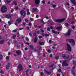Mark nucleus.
I'll return each instance as SVG.
<instances>
[{"label": "nucleus", "mask_w": 76, "mask_h": 76, "mask_svg": "<svg viewBox=\"0 0 76 76\" xmlns=\"http://www.w3.org/2000/svg\"><path fill=\"white\" fill-rule=\"evenodd\" d=\"M1 10L2 13H4V12H6L7 11V10L6 6H3L1 7Z\"/></svg>", "instance_id": "1"}, {"label": "nucleus", "mask_w": 76, "mask_h": 76, "mask_svg": "<svg viewBox=\"0 0 76 76\" xmlns=\"http://www.w3.org/2000/svg\"><path fill=\"white\" fill-rule=\"evenodd\" d=\"M69 42L72 43L71 45L72 46H74L75 45V40L73 39H69Z\"/></svg>", "instance_id": "2"}, {"label": "nucleus", "mask_w": 76, "mask_h": 76, "mask_svg": "<svg viewBox=\"0 0 76 76\" xmlns=\"http://www.w3.org/2000/svg\"><path fill=\"white\" fill-rule=\"evenodd\" d=\"M33 35L35 37L33 39V41L35 43H36V42H37V38H38V37L37 35V34L35 33L33 34Z\"/></svg>", "instance_id": "3"}, {"label": "nucleus", "mask_w": 76, "mask_h": 76, "mask_svg": "<svg viewBox=\"0 0 76 76\" xmlns=\"http://www.w3.org/2000/svg\"><path fill=\"white\" fill-rule=\"evenodd\" d=\"M65 18L57 19L55 20V22L57 23H61V22H63L64 20H65Z\"/></svg>", "instance_id": "4"}, {"label": "nucleus", "mask_w": 76, "mask_h": 76, "mask_svg": "<svg viewBox=\"0 0 76 76\" xmlns=\"http://www.w3.org/2000/svg\"><path fill=\"white\" fill-rule=\"evenodd\" d=\"M62 66L64 67L67 66H68V64L67 63L66 60H65L63 61Z\"/></svg>", "instance_id": "5"}, {"label": "nucleus", "mask_w": 76, "mask_h": 76, "mask_svg": "<svg viewBox=\"0 0 76 76\" xmlns=\"http://www.w3.org/2000/svg\"><path fill=\"white\" fill-rule=\"evenodd\" d=\"M20 14L22 16H23L24 17L25 16H26V13L24 11V10H22L20 12Z\"/></svg>", "instance_id": "6"}, {"label": "nucleus", "mask_w": 76, "mask_h": 76, "mask_svg": "<svg viewBox=\"0 0 76 76\" xmlns=\"http://www.w3.org/2000/svg\"><path fill=\"white\" fill-rule=\"evenodd\" d=\"M62 57L63 58H64V59H68V58H70V56H66L64 54H63L62 56Z\"/></svg>", "instance_id": "7"}, {"label": "nucleus", "mask_w": 76, "mask_h": 76, "mask_svg": "<svg viewBox=\"0 0 76 76\" xmlns=\"http://www.w3.org/2000/svg\"><path fill=\"white\" fill-rule=\"evenodd\" d=\"M67 50L68 51H72V48H71V47L69 44H67Z\"/></svg>", "instance_id": "8"}, {"label": "nucleus", "mask_w": 76, "mask_h": 76, "mask_svg": "<svg viewBox=\"0 0 76 76\" xmlns=\"http://www.w3.org/2000/svg\"><path fill=\"white\" fill-rule=\"evenodd\" d=\"M71 33V30L70 29L68 30V32L67 34H64V35L65 36H70Z\"/></svg>", "instance_id": "9"}, {"label": "nucleus", "mask_w": 76, "mask_h": 76, "mask_svg": "<svg viewBox=\"0 0 76 76\" xmlns=\"http://www.w3.org/2000/svg\"><path fill=\"white\" fill-rule=\"evenodd\" d=\"M12 16H13V15L12 14L10 15H5V17L7 19H10V18H11V17H12Z\"/></svg>", "instance_id": "10"}, {"label": "nucleus", "mask_w": 76, "mask_h": 76, "mask_svg": "<svg viewBox=\"0 0 76 76\" xmlns=\"http://www.w3.org/2000/svg\"><path fill=\"white\" fill-rule=\"evenodd\" d=\"M18 68L19 69V71H22L23 70V68H22V66L21 64L18 65Z\"/></svg>", "instance_id": "11"}, {"label": "nucleus", "mask_w": 76, "mask_h": 76, "mask_svg": "<svg viewBox=\"0 0 76 76\" xmlns=\"http://www.w3.org/2000/svg\"><path fill=\"white\" fill-rule=\"evenodd\" d=\"M10 63L9 62L7 64V65L6 66V69H7V70L9 69V68L10 66Z\"/></svg>", "instance_id": "12"}, {"label": "nucleus", "mask_w": 76, "mask_h": 76, "mask_svg": "<svg viewBox=\"0 0 76 76\" xmlns=\"http://www.w3.org/2000/svg\"><path fill=\"white\" fill-rule=\"evenodd\" d=\"M21 21H22V19H21V18H18L16 20V22L18 23H19Z\"/></svg>", "instance_id": "13"}, {"label": "nucleus", "mask_w": 76, "mask_h": 76, "mask_svg": "<svg viewBox=\"0 0 76 76\" xmlns=\"http://www.w3.org/2000/svg\"><path fill=\"white\" fill-rule=\"evenodd\" d=\"M16 54L18 55H20V54H22V53L19 50H18L16 51Z\"/></svg>", "instance_id": "14"}, {"label": "nucleus", "mask_w": 76, "mask_h": 76, "mask_svg": "<svg viewBox=\"0 0 76 76\" xmlns=\"http://www.w3.org/2000/svg\"><path fill=\"white\" fill-rule=\"evenodd\" d=\"M44 72L46 73H47L48 75H50L51 72H48V71H47L46 69H45L44 70Z\"/></svg>", "instance_id": "15"}, {"label": "nucleus", "mask_w": 76, "mask_h": 76, "mask_svg": "<svg viewBox=\"0 0 76 76\" xmlns=\"http://www.w3.org/2000/svg\"><path fill=\"white\" fill-rule=\"evenodd\" d=\"M37 8H34L32 9V12H37Z\"/></svg>", "instance_id": "16"}, {"label": "nucleus", "mask_w": 76, "mask_h": 76, "mask_svg": "<svg viewBox=\"0 0 76 76\" xmlns=\"http://www.w3.org/2000/svg\"><path fill=\"white\" fill-rule=\"evenodd\" d=\"M70 1L74 5H76V3L75 2V0H70Z\"/></svg>", "instance_id": "17"}, {"label": "nucleus", "mask_w": 76, "mask_h": 76, "mask_svg": "<svg viewBox=\"0 0 76 76\" xmlns=\"http://www.w3.org/2000/svg\"><path fill=\"white\" fill-rule=\"evenodd\" d=\"M35 3L36 4H39V0H35Z\"/></svg>", "instance_id": "18"}, {"label": "nucleus", "mask_w": 76, "mask_h": 76, "mask_svg": "<svg viewBox=\"0 0 76 76\" xmlns=\"http://www.w3.org/2000/svg\"><path fill=\"white\" fill-rule=\"evenodd\" d=\"M39 44L40 45H44V42H39Z\"/></svg>", "instance_id": "19"}, {"label": "nucleus", "mask_w": 76, "mask_h": 76, "mask_svg": "<svg viewBox=\"0 0 76 76\" xmlns=\"http://www.w3.org/2000/svg\"><path fill=\"white\" fill-rule=\"evenodd\" d=\"M29 47L31 50H34V47L32 45H30Z\"/></svg>", "instance_id": "20"}, {"label": "nucleus", "mask_w": 76, "mask_h": 76, "mask_svg": "<svg viewBox=\"0 0 76 76\" xmlns=\"http://www.w3.org/2000/svg\"><path fill=\"white\" fill-rule=\"evenodd\" d=\"M52 32L53 33H54L55 34H57V32L54 31V30H52Z\"/></svg>", "instance_id": "21"}, {"label": "nucleus", "mask_w": 76, "mask_h": 76, "mask_svg": "<svg viewBox=\"0 0 76 76\" xmlns=\"http://www.w3.org/2000/svg\"><path fill=\"white\" fill-rule=\"evenodd\" d=\"M6 3H9L10 2H11V0H6Z\"/></svg>", "instance_id": "22"}, {"label": "nucleus", "mask_w": 76, "mask_h": 76, "mask_svg": "<svg viewBox=\"0 0 76 76\" xmlns=\"http://www.w3.org/2000/svg\"><path fill=\"white\" fill-rule=\"evenodd\" d=\"M4 42V40H1L0 41V44H3Z\"/></svg>", "instance_id": "23"}, {"label": "nucleus", "mask_w": 76, "mask_h": 76, "mask_svg": "<svg viewBox=\"0 0 76 76\" xmlns=\"http://www.w3.org/2000/svg\"><path fill=\"white\" fill-rule=\"evenodd\" d=\"M55 58L56 59V60H58L59 58V56H56L55 57Z\"/></svg>", "instance_id": "24"}, {"label": "nucleus", "mask_w": 76, "mask_h": 76, "mask_svg": "<svg viewBox=\"0 0 76 76\" xmlns=\"http://www.w3.org/2000/svg\"><path fill=\"white\" fill-rule=\"evenodd\" d=\"M51 5L52 6L53 8H55L56 7V5H53V4H51Z\"/></svg>", "instance_id": "25"}, {"label": "nucleus", "mask_w": 76, "mask_h": 76, "mask_svg": "<svg viewBox=\"0 0 76 76\" xmlns=\"http://www.w3.org/2000/svg\"><path fill=\"white\" fill-rule=\"evenodd\" d=\"M40 31L41 32H42V33H43L44 32V30H43V29H40Z\"/></svg>", "instance_id": "26"}, {"label": "nucleus", "mask_w": 76, "mask_h": 76, "mask_svg": "<svg viewBox=\"0 0 76 76\" xmlns=\"http://www.w3.org/2000/svg\"><path fill=\"white\" fill-rule=\"evenodd\" d=\"M2 58H3V56L2 55H0V60H2Z\"/></svg>", "instance_id": "27"}, {"label": "nucleus", "mask_w": 76, "mask_h": 76, "mask_svg": "<svg viewBox=\"0 0 76 76\" xmlns=\"http://www.w3.org/2000/svg\"><path fill=\"white\" fill-rule=\"evenodd\" d=\"M6 60H9V56H6Z\"/></svg>", "instance_id": "28"}, {"label": "nucleus", "mask_w": 76, "mask_h": 76, "mask_svg": "<svg viewBox=\"0 0 76 76\" xmlns=\"http://www.w3.org/2000/svg\"><path fill=\"white\" fill-rule=\"evenodd\" d=\"M65 26H69V23H66L65 24Z\"/></svg>", "instance_id": "29"}, {"label": "nucleus", "mask_w": 76, "mask_h": 76, "mask_svg": "<svg viewBox=\"0 0 76 76\" xmlns=\"http://www.w3.org/2000/svg\"><path fill=\"white\" fill-rule=\"evenodd\" d=\"M28 71H26V75L27 76H29V75L28 74Z\"/></svg>", "instance_id": "30"}, {"label": "nucleus", "mask_w": 76, "mask_h": 76, "mask_svg": "<svg viewBox=\"0 0 76 76\" xmlns=\"http://www.w3.org/2000/svg\"><path fill=\"white\" fill-rule=\"evenodd\" d=\"M50 36V34H45V37H48Z\"/></svg>", "instance_id": "31"}, {"label": "nucleus", "mask_w": 76, "mask_h": 76, "mask_svg": "<svg viewBox=\"0 0 76 76\" xmlns=\"http://www.w3.org/2000/svg\"><path fill=\"white\" fill-rule=\"evenodd\" d=\"M27 15H30V12L29 11H27Z\"/></svg>", "instance_id": "32"}, {"label": "nucleus", "mask_w": 76, "mask_h": 76, "mask_svg": "<svg viewBox=\"0 0 76 76\" xmlns=\"http://www.w3.org/2000/svg\"><path fill=\"white\" fill-rule=\"evenodd\" d=\"M49 66L50 67H53V66H54V64H51V65H50Z\"/></svg>", "instance_id": "33"}, {"label": "nucleus", "mask_w": 76, "mask_h": 76, "mask_svg": "<svg viewBox=\"0 0 76 76\" xmlns=\"http://www.w3.org/2000/svg\"><path fill=\"white\" fill-rule=\"evenodd\" d=\"M0 72L1 73V74H3V73H4V72H3V71L2 70H1Z\"/></svg>", "instance_id": "34"}, {"label": "nucleus", "mask_w": 76, "mask_h": 76, "mask_svg": "<svg viewBox=\"0 0 76 76\" xmlns=\"http://www.w3.org/2000/svg\"><path fill=\"white\" fill-rule=\"evenodd\" d=\"M57 29H61V28L60 27H56Z\"/></svg>", "instance_id": "35"}, {"label": "nucleus", "mask_w": 76, "mask_h": 76, "mask_svg": "<svg viewBox=\"0 0 76 76\" xmlns=\"http://www.w3.org/2000/svg\"><path fill=\"white\" fill-rule=\"evenodd\" d=\"M26 40L27 41H29V38H28V37L26 38Z\"/></svg>", "instance_id": "36"}, {"label": "nucleus", "mask_w": 76, "mask_h": 76, "mask_svg": "<svg viewBox=\"0 0 76 76\" xmlns=\"http://www.w3.org/2000/svg\"><path fill=\"white\" fill-rule=\"evenodd\" d=\"M14 12V10L13 9H12L11 10V13H13Z\"/></svg>", "instance_id": "37"}, {"label": "nucleus", "mask_w": 76, "mask_h": 76, "mask_svg": "<svg viewBox=\"0 0 76 76\" xmlns=\"http://www.w3.org/2000/svg\"><path fill=\"white\" fill-rule=\"evenodd\" d=\"M50 29H50V28L49 27V28H48L47 30L48 31H50Z\"/></svg>", "instance_id": "38"}, {"label": "nucleus", "mask_w": 76, "mask_h": 76, "mask_svg": "<svg viewBox=\"0 0 76 76\" xmlns=\"http://www.w3.org/2000/svg\"><path fill=\"white\" fill-rule=\"evenodd\" d=\"M15 10H18V9H19V8H18V7H15Z\"/></svg>", "instance_id": "39"}, {"label": "nucleus", "mask_w": 76, "mask_h": 76, "mask_svg": "<svg viewBox=\"0 0 76 76\" xmlns=\"http://www.w3.org/2000/svg\"><path fill=\"white\" fill-rule=\"evenodd\" d=\"M16 38V35H14L13 36H12V38L13 39H15Z\"/></svg>", "instance_id": "40"}, {"label": "nucleus", "mask_w": 76, "mask_h": 76, "mask_svg": "<svg viewBox=\"0 0 76 76\" xmlns=\"http://www.w3.org/2000/svg\"><path fill=\"white\" fill-rule=\"evenodd\" d=\"M42 38V36H39V39H41Z\"/></svg>", "instance_id": "41"}, {"label": "nucleus", "mask_w": 76, "mask_h": 76, "mask_svg": "<svg viewBox=\"0 0 76 76\" xmlns=\"http://www.w3.org/2000/svg\"><path fill=\"white\" fill-rule=\"evenodd\" d=\"M49 57L50 58H52V57H53V55L52 54H50V55Z\"/></svg>", "instance_id": "42"}, {"label": "nucleus", "mask_w": 76, "mask_h": 76, "mask_svg": "<svg viewBox=\"0 0 76 76\" xmlns=\"http://www.w3.org/2000/svg\"><path fill=\"white\" fill-rule=\"evenodd\" d=\"M48 51L49 53H51V50H50V49H48Z\"/></svg>", "instance_id": "43"}, {"label": "nucleus", "mask_w": 76, "mask_h": 76, "mask_svg": "<svg viewBox=\"0 0 76 76\" xmlns=\"http://www.w3.org/2000/svg\"><path fill=\"white\" fill-rule=\"evenodd\" d=\"M17 30L15 29V30H13L12 32H17Z\"/></svg>", "instance_id": "44"}, {"label": "nucleus", "mask_w": 76, "mask_h": 76, "mask_svg": "<svg viewBox=\"0 0 76 76\" xmlns=\"http://www.w3.org/2000/svg\"><path fill=\"white\" fill-rule=\"evenodd\" d=\"M26 29L27 30H29V27L28 26H27L26 27Z\"/></svg>", "instance_id": "45"}, {"label": "nucleus", "mask_w": 76, "mask_h": 76, "mask_svg": "<svg viewBox=\"0 0 76 76\" xmlns=\"http://www.w3.org/2000/svg\"><path fill=\"white\" fill-rule=\"evenodd\" d=\"M43 75H44V74L42 72L41 74V76H43Z\"/></svg>", "instance_id": "46"}, {"label": "nucleus", "mask_w": 76, "mask_h": 76, "mask_svg": "<svg viewBox=\"0 0 76 76\" xmlns=\"http://www.w3.org/2000/svg\"><path fill=\"white\" fill-rule=\"evenodd\" d=\"M50 28L52 29V30L54 29V28L53 27H52V26H51L50 27Z\"/></svg>", "instance_id": "47"}, {"label": "nucleus", "mask_w": 76, "mask_h": 76, "mask_svg": "<svg viewBox=\"0 0 76 76\" xmlns=\"http://www.w3.org/2000/svg\"><path fill=\"white\" fill-rule=\"evenodd\" d=\"M8 23L9 25L12 24V23L10 21H8Z\"/></svg>", "instance_id": "48"}, {"label": "nucleus", "mask_w": 76, "mask_h": 76, "mask_svg": "<svg viewBox=\"0 0 76 76\" xmlns=\"http://www.w3.org/2000/svg\"><path fill=\"white\" fill-rule=\"evenodd\" d=\"M36 18H39V16L38 15H36Z\"/></svg>", "instance_id": "49"}, {"label": "nucleus", "mask_w": 76, "mask_h": 76, "mask_svg": "<svg viewBox=\"0 0 76 76\" xmlns=\"http://www.w3.org/2000/svg\"><path fill=\"white\" fill-rule=\"evenodd\" d=\"M58 72H61V70L60 69H59Z\"/></svg>", "instance_id": "50"}, {"label": "nucleus", "mask_w": 76, "mask_h": 76, "mask_svg": "<svg viewBox=\"0 0 76 76\" xmlns=\"http://www.w3.org/2000/svg\"><path fill=\"white\" fill-rule=\"evenodd\" d=\"M29 35L30 37H32V33H29Z\"/></svg>", "instance_id": "51"}, {"label": "nucleus", "mask_w": 76, "mask_h": 76, "mask_svg": "<svg viewBox=\"0 0 76 76\" xmlns=\"http://www.w3.org/2000/svg\"><path fill=\"white\" fill-rule=\"evenodd\" d=\"M49 43H50V44H51V42H52V41H51V40H50L49 41Z\"/></svg>", "instance_id": "52"}, {"label": "nucleus", "mask_w": 76, "mask_h": 76, "mask_svg": "<svg viewBox=\"0 0 76 76\" xmlns=\"http://www.w3.org/2000/svg\"><path fill=\"white\" fill-rule=\"evenodd\" d=\"M38 56H39L40 55V52L39 51L38 53Z\"/></svg>", "instance_id": "53"}, {"label": "nucleus", "mask_w": 76, "mask_h": 76, "mask_svg": "<svg viewBox=\"0 0 76 76\" xmlns=\"http://www.w3.org/2000/svg\"><path fill=\"white\" fill-rule=\"evenodd\" d=\"M25 22H28V19H25Z\"/></svg>", "instance_id": "54"}, {"label": "nucleus", "mask_w": 76, "mask_h": 76, "mask_svg": "<svg viewBox=\"0 0 76 76\" xmlns=\"http://www.w3.org/2000/svg\"><path fill=\"white\" fill-rule=\"evenodd\" d=\"M72 74L74 75V76H75L76 75V73L75 72H73L72 73Z\"/></svg>", "instance_id": "55"}, {"label": "nucleus", "mask_w": 76, "mask_h": 76, "mask_svg": "<svg viewBox=\"0 0 76 76\" xmlns=\"http://www.w3.org/2000/svg\"><path fill=\"white\" fill-rule=\"evenodd\" d=\"M25 50L26 51H27V50H28V48H27L26 47L25 48Z\"/></svg>", "instance_id": "56"}, {"label": "nucleus", "mask_w": 76, "mask_h": 76, "mask_svg": "<svg viewBox=\"0 0 76 76\" xmlns=\"http://www.w3.org/2000/svg\"><path fill=\"white\" fill-rule=\"evenodd\" d=\"M42 35L43 36H44V35H45V34L44 33L42 34Z\"/></svg>", "instance_id": "57"}, {"label": "nucleus", "mask_w": 76, "mask_h": 76, "mask_svg": "<svg viewBox=\"0 0 76 76\" xmlns=\"http://www.w3.org/2000/svg\"><path fill=\"white\" fill-rule=\"evenodd\" d=\"M72 28H73V29H75V27L74 26H72Z\"/></svg>", "instance_id": "58"}, {"label": "nucleus", "mask_w": 76, "mask_h": 76, "mask_svg": "<svg viewBox=\"0 0 76 76\" xmlns=\"http://www.w3.org/2000/svg\"><path fill=\"white\" fill-rule=\"evenodd\" d=\"M28 25H29V26H31V22H30L29 23Z\"/></svg>", "instance_id": "59"}, {"label": "nucleus", "mask_w": 76, "mask_h": 76, "mask_svg": "<svg viewBox=\"0 0 76 76\" xmlns=\"http://www.w3.org/2000/svg\"><path fill=\"white\" fill-rule=\"evenodd\" d=\"M66 5L67 6H70V4H69L68 3H66Z\"/></svg>", "instance_id": "60"}, {"label": "nucleus", "mask_w": 76, "mask_h": 76, "mask_svg": "<svg viewBox=\"0 0 76 76\" xmlns=\"http://www.w3.org/2000/svg\"><path fill=\"white\" fill-rule=\"evenodd\" d=\"M23 25H26V23L23 22Z\"/></svg>", "instance_id": "61"}, {"label": "nucleus", "mask_w": 76, "mask_h": 76, "mask_svg": "<svg viewBox=\"0 0 76 76\" xmlns=\"http://www.w3.org/2000/svg\"><path fill=\"white\" fill-rule=\"evenodd\" d=\"M42 3H43V4H44V3H45V1L43 0L42 1Z\"/></svg>", "instance_id": "62"}, {"label": "nucleus", "mask_w": 76, "mask_h": 76, "mask_svg": "<svg viewBox=\"0 0 76 76\" xmlns=\"http://www.w3.org/2000/svg\"><path fill=\"white\" fill-rule=\"evenodd\" d=\"M30 20H31V21H33V18H31L30 19Z\"/></svg>", "instance_id": "63"}, {"label": "nucleus", "mask_w": 76, "mask_h": 76, "mask_svg": "<svg viewBox=\"0 0 76 76\" xmlns=\"http://www.w3.org/2000/svg\"><path fill=\"white\" fill-rule=\"evenodd\" d=\"M14 43H16V42H18L16 40H15L13 41Z\"/></svg>", "instance_id": "64"}]
</instances>
